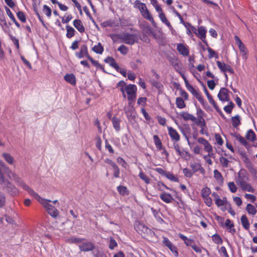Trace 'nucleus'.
<instances>
[{"label": "nucleus", "mask_w": 257, "mask_h": 257, "mask_svg": "<svg viewBox=\"0 0 257 257\" xmlns=\"http://www.w3.org/2000/svg\"><path fill=\"white\" fill-rule=\"evenodd\" d=\"M45 209L48 214L52 217L56 218L59 215V211L58 209L49 204L51 202V200L41 197L37 193L33 196Z\"/></svg>", "instance_id": "1"}, {"label": "nucleus", "mask_w": 257, "mask_h": 257, "mask_svg": "<svg viewBox=\"0 0 257 257\" xmlns=\"http://www.w3.org/2000/svg\"><path fill=\"white\" fill-rule=\"evenodd\" d=\"M0 185H2L3 190H6L8 193L12 196H16L19 193L18 189L10 181L5 179L2 172L0 175Z\"/></svg>", "instance_id": "2"}, {"label": "nucleus", "mask_w": 257, "mask_h": 257, "mask_svg": "<svg viewBox=\"0 0 257 257\" xmlns=\"http://www.w3.org/2000/svg\"><path fill=\"white\" fill-rule=\"evenodd\" d=\"M82 48V50H83V52L84 54V57L86 58L91 63V64L95 67H96L97 68L100 69L102 71V72L105 74H108L109 75H112L114 76H115V75L112 74L110 73H109L107 72L104 68V66L100 64L98 61L94 60L91 56H90L88 53V47L87 45L83 44L81 46Z\"/></svg>", "instance_id": "3"}, {"label": "nucleus", "mask_w": 257, "mask_h": 257, "mask_svg": "<svg viewBox=\"0 0 257 257\" xmlns=\"http://www.w3.org/2000/svg\"><path fill=\"white\" fill-rule=\"evenodd\" d=\"M12 177L18 185L21 186L23 189L28 191L32 196H34L37 193L33 189L27 185L22 179L17 174H12Z\"/></svg>", "instance_id": "4"}, {"label": "nucleus", "mask_w": 257, "mask_h": 257, "mask_svg": "<svg viewBox=\"0 0 257 257\" xmlns=\"http://www.w3.org/2000/svg\"><path fill=\"white\" fill-rule=\"evenodd\" d=\"M134 227L138 232L146 233L152 236L155 235V232L154 231L152 230L144 223L140 221L136 222L134 225Z\"/></svg>", "instance_id": "5"}, {"label": "nucleus", "mask_w": 257, "mask_h": 257, "mask_svg": "<svg viewBox=\"0 0 257 257\" xmlns=\"http://www.w3.org/2000/svg\"><path fill=\"white\" fill-rule=\"evenodd\" d=\"M154 170L171 181L174 182H179V178L171 172H167L161 168H156L154 169Z\"/></svg>", "instance_id": "6"}, {"label": "nucleus", "mask_w": 257, "mask_h": 257, "mask_svg": "<svg viewBox=\"0 0 257 257\" xmlns=\"http://www.w3.org/2000/svg\"><path fill=\"white\" fill-rule=\"evenodd\" d=\"M162 243L163 245L168 248L174 254L175 257H178L179 252L177 247L167 237L163 236Z\"/></svg>", "instance_id": "7"}, {"label": "nucleus", "mask_w": 257, "mask_h": 257, "mask_svg": "<svg viewBox=\"0 0 257 257\" xmlns=\"http://www.w3.org/2000/svg\"><path fill=\"white\" fill-rule=\"evenodd\" d=\"M207 32V30L205 26H200L198 27L196 35L206 46H208V42L206 39Z\"/></svg>", "instance_id": "8"}, {"label": "nucleus", "mask_w": 257, "mask_h": 257, "mask_svg": "<svg viewBox=\"0 0 257 257\" xmlns=\"http://www.w3.org/2000/svg\"><path fill=\"white\" fill-rule=\"evenodd\" d=\"M174 147L177 154L181 157L184 160L187 161L190 159L191 157L190 153L188 151H186L184 148L182 149V151H181L178 144H175L174 143Z\"/></svg>", "instance_id": "9"}, {"label": "nucleus", "mask_w": 257, "mask_h": 257, "mask_svg": "<svg viewBox=\"0 0 257 257\" xmlns=\"http://www.w3.org/2000/svg\"><path fill=\"white\" fill-rule=\"evenodd\" d=\"M216 64L218 68L222 72L224 73V74L226 73L227 72L232 74L234 73V70L229 65L223 62H221L220 61H217Z\"/></svg>", "instance_id": "10"}, {"label": "nucleus", "mask_w": 257, "mask_h": 257, "mask_svg": "<svg viewBox=\"0 0 257 257\" xmlns=\"http://www.w3.org/2000/svg\"><path fill=\"white\" fill-rule=\"evenodd\" d=\"M230 91L226 87H221L217 94V97L219 100L222 102H225L230 100L229 94Z\"/></svg>", "instance_id": "11"}, {"label": "nucleus", "mask_w": 257, "mask_h": 257, "mask_svg": "<svg viewBox=\"0 0 257 257\" xmlns=\"http://www.w3.org/2000/svg\"><path fill=\"white\" fill-rule=\"evenodd\" d=\"M95 245L91 241H86L82 242L78 245L79 249L81 251L88 252L93 251L95 249Z\"/></svg>", "instance_id": "12"}, {"label": "nucleus", "mask_w": 257, "mask_h": 257, "mask_svg": "<svg viewBox=\"0 0 257 257\" xmlns=\"http://www.w3.org/2000/svg\"><path fill=\"white\" fill-rule=\"evenodd\" d=\"M131 35V33L126 32L123 33L121 35H118L119 37L121 38V42L129 45L135 44L137 41L134 39H133Z\"/></svg>", "instance_id": "13"}, {"label": "nucleus", "mask_w": 257, "mask_h": 257, "mask_svg": "<svg viewBox=\"0 0 257 257\" xmlns=\"http://www.w3.org/2000/svg\"><path fill=\"white\" fill-rule=\"evenodd\" d=\"M243 161L249 173L252 175L253 178L257 180V170L254 168L249 159H243Z\"/></svg>", "instance_id": "14"}, {"label": "nucleus", "mask_w": 257, "mask_h": 257, "mask_svg": "<svg viewBox=\"0 0 257 257\" xmlns=\"http://www.w3.org/2000/svg\"><path fill=\"white\" fill-rule=\"evenodd\" d=\"M177 50L179 53L183 56L186 57L189 56V47L184 43H178L177 44Z\"/></svg>", "instance_id": "15"}, {"label": "nucleus", "mask_w": 257, "mask_h": 257, "mask_svg": "<svg viewBox=\"0 0 257 257\" xmlns=\"http://www.w3.org/2000/svg\"><path fill=\"white\" fill-rule=\"evenodd\" d=\"M125 89L127 97H137V87L135 84H127Z\"/></svg>", "instance_id": "16"}, {"label": "nucleus", "mask_w": 257, "mask_h": 257, "mask_svg": "<svg viewBox=\"0 0 257 257\" xmlns=\"http://www.w3.org/2000/svg\"><path fill=\"white\" fill-rule=\"evenodd\" d=\"M168 134L172 141L178 142L180 139V136L177 131L172 126H168Z\"/></svg>", "instance_id": "17"}, {"label": "nucleus", "mask_w": 257, "mask_h": 257, "mask_svg": "<svg viewBox=\"0 0 257 257\" xmlns=\"http://www.w3.org/2000/svg\"><path fill=\"white\" fill-rule=\"evenodd\" d=\"M190 167L192 169L193 174L196 173L198 171H200V173L202 175L205 173V170L199 163H191L190 164Z\"/></svg>", "instance_id": "18"}, {"label": "nucleus", "mask_w": 257, "mask_h": 257, "mask_svg": "<svg viewBox=\"0 0 257 257\" xmlns=\"http://www.w3.org/2000/svg\"><path fill=\"white\" fill-rule=\"evenodd\" d=\"M248 174L246 171V170L244 169H241L240 170V171L238 173V181L236 182L239 185H240V183L241 182H245V181H244V178H246V179L247 181L248 180Z\"/></svg>", "instance_id": "19"}, {"label": "nucleus", "mask_w": 257, "mask_h": 257, "mask_svg": "<svg viewBox=\"0 0 257 257\" xmlns=\"http://www.w3.org/2000/svg\"><path fill=\"white\" fill-rule=\"evenodd\" d=\"M185 84L187 89L196 98H197L200 95H201V93L199 91L198 88H197V89H195L193 86L189 82V81L186 82Z\"/></svg>", "instance_id": "20"}, {"label": "nucleus", "mask_w": 257, "mask_h": 257, "mask_svg": "<svg viewBox=\"0 0 257 257\" xmlns=\"http://www.w3.org/2000/svg\"><path fill=\"white\" fill-rule=\"evenodd\" d=\"M160 199L166 203H170L174 199L170 193L164 191L160 195Z\"/></svg>", "instance_id": "21"}, {"label": "nucleus", "mask_w": 257, "mask_h": 257, "mask_svg": "<svg viewBox=\"0 0 257 257\" xmlns=\"http://www.w3.org/2000/svg\"><path fill=\"white\" fill-rule=\"evenodd\" d=\"M73 25L80 33H83L85 32V27L81 20L79 19H75L73 22Z\"/></svg>", "instance_id": "22"}, {"label": "nucleus", "mask_w": 257, "mask_h": 257, "mask_svg": "<svg viewBox=\"0 0 257 257\" xmlns=\"http://www.w3.org/2000/svg\"><path fill=\"white\" fill-rule=\"evenodd\" d=\"M125 113L126 114V117L128 121H135V118L136 117L137 112L135 110V108H134L133 109H129V108H124Z\"/></svg>", "instance_id": "23"}, {"label": "nucleus", "mask_w": 257, "mask_h": 257, "mask_svg": "<svg viewBox=\"0 0 257 257\" xmlns=\"http://www.w3.org/2000/svg\"><path fill=\"white\" fill-rule=\"evenodd\" d=\"M64 79L72 85H75L76 84V77L73 73H66L64 76Z\"/></svg>", "instance_id": "24"}, {"label": "nucleus", "mask_w": 257, "mask_h": 257, "mask_svg": "<svg viewBox=\"0 0 257 257\" xmlns=\"http://www.w3.org/2000/svg\"><path fill=\"white\" fill-rule=\"evenodd\" d=\"M199 102L201 103V104L202 105L203 108L205 109L207 111H213L212 108L208 104L207 101L203 98V96L201 95H200L197 98H196Z\"/></svg>", "instance_id": "25"}, {"label": "nucleus", "mask_w": 257, "mask_h": 257, "mask_svg": "<svg viewBox=\"0 0 257 257\" xmlns=\"http://www.w3.org/2000/svg\"><path fill=\"white\" fill-rule=\"evenodd\" d=\"M5 9L7 13V14L8 15L10 19L15 23L17 27L20 29L21 28V25L16 20L14 14L12 13L11 10L7 6H5Z\"/></svg>", "instance_id": "26"}, {"label": "nucleus", "mask_w": 257, "mask_h": 257, "mask_svg": "<svg viewBox=\"0 0 257 257\" xmlns=\"http://www.w3.org/2000/svg\"><path fill=\"white\" fill-rule=\"evenodd\" d=\"M245 138L249 142H254L257 138L256 135L252 129H249L246 133Z\"/></svg>", "instance_id": "27"}, {"label": "nucleus", "mask_w": 257, "mask_h": 257, "mask_svg": "<svg viewBox=\"0 0 257 257\" xmlns=\"http://www.w3.org/2000/svg\"><path fill=\"white\" fill-rule=\"evenodd\" d=\"M214 177L217 181L218 184L221 186L223 185L224 179L222 174L217 169H215L213 171Z\"/></svg>", "instance_id": "28"}, {"label": "nucleus", "mask_w": 257, "mask_h": 257, "mask_svg": "<svg viewBox=\"0 0 257 257\" xmlns=\"http://www.w3.org/2000/svg\"><path fill=\"white\" fill-rule=\"evenodd\" d=\"M141 28L142 29L143 31H144V33L152 35L154 37H156V34L153 32V29L148 23L147 24L141 25Z\"/></svg>", "instance_id": "29"}, {"label": "nucleus", "mask_w": 257, "mask_h": 257, "mask_svg": "<svg viewBox=\"0 0 257 257\" xmlns=\"http://www.w3.org/2000/svg\"><path fill=\"white\" fill-rule=\"evenodd\" d=\"M104 62L105 63L108 64L109 66L113 69H115L116 67L118 65L115 59L112 56H107L106 58L104 59Z\"/></svg>", "instance_id": "30"}, {"label": "nucleus", "mask_w": 257, "mask_h": 257, "mask_svg": "<svg viewBox=\"0 0 257 257\" xmlns=\"http://www.w3.org/2000/svg\"><path fill=\"white\" fill-rule=\"evenodd\" d=\"M231 123L234 128H237L241 124V117L239 114H236L231 118Z\"/></svg>", "instance_id": "31"}, {"label": "nucleus", "mask_w": 257, "mask_h": 257, "mask_svg": "<svg viewBox=\"0 0 257 257\" xmlns=\"http://www.w3.org/2000/svg\"><path fill=\"white\" fill-rule=\"evenodd\" d=\"M83 11L85 12V13L86 14V16L91 20L92 23L94 25L95 27L97 29V30L99 31L100 30V28L98 26V25L96 24V23L95 21L94 20V19L92 17L91 14L89 12V11L88 8H87V6H84V7H83Z\"/></svg>", "instance_id": "32"}, {"label": "nucleus", "mask_w": 257, "mask_h": 257, "mask_svg": "<svg viewBox=\"0 0 257 257\" xmlns=\"http://www.w3.org/2000/svg\"><path fill=\"white\" fill-rule=\"evenodd\" d=\"M91 254L93 257H103L106 254L103 249L98 246H95V249L92 251Z\"/></svg>", "instance_id": "33"}, {"label": "nucleus", "mask_w": 257, "mask_h": 257, "mask_svg": "<svg viewBox=\"0 0 257 257\" xmlns=\"http://www.w3.org/2000/svg\"><path fill=\"white\" fill-rule=\"evenodd\" d=\"M240 221L244 229L245 230H249L250 223L245 214H243L241 216Z\"/></svg>", "instance_id": "34"}, {"label": "nucleus", "mask_w": 257, "mask_h": 257, "mask_svg": "<svg viewBox=\"0 0 257 257\" xmlns=\"http://www.w3.org/2000/svg\"><path fill=\"white\" fill-rule=\"evenodd\" d=\"M239 186L242 190L251 193H253L254 191V189L252 188L251 185L250 184L247 183L246 182L240 183Z\"/></svg>", "instance_id": "35"}, {"label": "nucleus", "mask_w": 257, "mask_h": 257, "mask_svg": "<svg viewBox=\"0 0 257 257\" xmlns=\"http://www.w3.org/2000/svg\"><path fill=\"white\" fill-rule=\"evenodd\" d=\"M66 29L67 31L66 36L68 39L71 38L76 33L75 30L69 25L66 26Z\"/></svg>", "instance_id": "36"}, {"label": "nucleus", "mask_w": 257, "mask_h": 257, "mask_svg": "<svg viewBox=\"0 0 257 257\" xmlns=\"http://www.w3.org/2000/svg\"><path fill=\"white\" fill-rule=\"evenodd\" d=\"M118 192L122 196L128 195L130 191L126 186L123 185H119L116 188Z\"/></svg>", "instance_id": "37"}, {"label": "nucleus", "mask_w": 257, "mask_h": 257, "mask_svg": "<svg viewBox=\"0 0 257 257\" xmlns=\"http://www.w3.org/2000/svg\"><path fill=\"white\" fill-rule=\"evenodd\" d=\"M134 7L136 9H139L140 13H141L146 9L147 6L145 3L141 2L139 0H136L134 3Z\"/></svg>", "instance_id": "38"}, {"label": "nucleus", "mask_w": 257, "mask_h": 257, "mask_svg": "<svg viewBox=\"0 0 257 257\" xmlns=\"http://www.w3.org/2000/svg\"><path fill=\"white\" fill-rule=\"evenodd\" d=\"M92 50L96 54H102L104 51V48L101 43L99 42L97 45H94L92 48Z\"/></svg>", "instance_id": "39"}, {"label": "nucleus", "mask_w": 257, "mask_h": 257, "mask_svg": "<svg viewBox=\"0 0 257 257\" xmlns=\"http://www.w3.org/2000/svg\"><path fill=\"white\" fill-rule=\"evenodd\" d=\"M228 102V104L225 105L223 107V110L227 113L229 114L232 112V109L235 107V104L230 100L227 101Z\"/></svg>", "instance_id": "40"}, {"label": "nucleus", "mask_w": 257, "mask_h": 257, "mask_svg": "<svg viewBox=\"0 0 257 257\" xmlns=\"http://www.w3.org/2000/svg\"><path fill=\"white\" fill-rule=\"evenodd\" d=\"M153 140L156 148L158 150H161L163 149V145L159 137L157 135H155L153 136Z\"/></svg>", "instance_id": "41"}, {"label": "nucleus", "mask_w": 257, "mask_h": 257, "mask_svg": "<svg viewBox=\"0 0 257 257\" xmlns=\"http://www.w3.org/2000/svg\"><path fill=\"white\" fill-rule=\"evenodd\" d=\"M179 115L184 120L186 121L190 120L192 121H193V119H194V116L193 114L188 113V112H181L179 113Z\"/></svg>", "instance_id": "42"}, {"label": "nucleus", "mask_w": 257, "mask_h": 257, "mask_svg": "<svg viewBox=\"0 0 257 257\" xmlns=\"http://www.w3.org/2000/svg\"><path fill=\"white\" fill-rule=\"evenodd\" d=\"M86 239L85 238H79L72 236L67 239V242L69 243H79L83 242Z\"/></svg>", "instance_id": "43"}, {"label": "nucleus", "mask_w": 257, "mask_h": 257, "mask_svg": "<svg viewBox=\"0 0 257 257\" xmlns=\"http://www.w3.org/2000/svg\"><path fill=\"white\" fill-rule=\"evenodd\" d=\"M151 210L154 217L156 218V219L158 222H159L160 223H162L163 222H164V220L160 216V212L159 211H158L153 207H152Z\"/></svg>", "instance_id": "44"}, {"label": "nucleus", "mask_w": 257, "mask_h": 257, "mask_svg": "<svg viewBox=\"0 0 257 257\" xmlns=\"http://www.w3.org/2000/svg\"><path fill=\"white\" fill-rule=\"evenodd\" d=\"M113 127L114 130L118 132L120 130V119L114 116L111 118Z\"/></svg>", "instance_id": "45"}, {"label": "nucleus", "mask_w": 257, "mask_h": 257, "mask_svg": "<svg viewBox=\"0 0 257 257\" xmlns=\"http://www.w3.org/2000/svg\"><path fill=\"white\" fill-rule=\"evenodd\" d=\"M2 156L5 159V160L10 165H12L14 163V157L8 153H4L2 154Z\"/></svg>", "instance_id": "46"}, {"label": "nucleus", "mask_w": 257, "mask_h": 257, "mask_svg": "<svg viewBox=\"0 0 257 257\" xmlns=\"http://www.w3.org/2000/svg\"><path fill=\"white\" fill-rule=\"evenodd\" d=\"M184 99L181 97H178L176 99V104L177 107L179 109H183L186 106L184 102Z\"/></svg>", "instance_id": "47"}, {"label": "nucleus", "mask_w": 257, "mask_h": 257, "mask_svg": "<svg viewBox=\"0 0 257 257\" xmlns=\"http://www.w3.org/2000/svg\"><path fill=\"white\" fill-rule=\"evenodd\" d=\"M150 82L152 86L156 88H163L164 86L162 83L159 80L151 78L150 80Z\"/></svg>", "instance_id": "48"}, {"label": "nucleus", "mask_w": 257, "mask_h": 257, "mask_svg": "<svg viewBox=\"0 0 257 257\" xmlns=\"http://www.w3.org/2000/svg\"><path fill=\"white\" fill-rule=\"evenodd\" d=\"M130 31L137 32L136 33H131V36L133 37V39H134L137 41L136 43H138L139 40H141V33L139 32V30L133 28H130Z\"/></svg>", "instance_id": "49"}, {"label": "nucleus", "mask_w": 257, "mask_h": 257, "mask_svg": "<svg viewBox=\"0 0 257 257\" xmlns=\"http://www.w3.org/2000/svg\"><path fill=\"white\" fill-rule=\"evenodd\" d=\"M212 240L213 242L217 244H221L223 243V239L219 234L216 233L212 235Z\"/></svg>", "instance_id": "50"}, {"label": "nucleus", "mask_w": 257, "mask_h": 257, "mask_svg": "<svg viewBox=\"0 0 257 257\" xmlns=\"http://www.w3.org/2000/svg\"><path fill=\"white\" fill-rule=\"evenodd\" d=\"M230 135L235 138V139L239 141V142L242 145L243 144H246V140L245 139L241 136L240 134L236 133H231Z\"/></svg>", "instance_id": "51"}, {"label": "nucleus", "mask_w": 257, "mask_h": 257, "mask_svg": "<svg viewBox=\"0 0 257 257\" xmlns=\"http://www.w3.org/2000/svg\"><path fill=\"white\" fill-rule=\"evenodd\" d=\"M245 209L249 214L254 215L256 213L255 207L250 203L247 204Z\"/></svg>", "instance_id": "52"}, {"label": "nucleus", "mask_w": 257, "mask_h": 257, "mask_svg": "<svg viewBox=\"0 0 257 257\" xmlns=\"http://www.w3.org/2000/svg\"><path fill=\"white\" fill-rule=\"evenodd\" d=\"M157 185L158 187V190L162 191V192H163L164 191V190L163 189H162V188L161 187V185H162L163 187H164L166 189L169 190L170 191L173 192V190H175L174 189L168 187L167 186H166L163 182H162L161 181L157 182Z\"/></svg>", "instance_id": "53"}, {"label": "nucleus", "mask_w": 257, "mask_h": 257, "mask_svg": "<svg viewBox=\"0 0 257 257\" xmlns=\"http://www.w3.org/2000/svg\"><path fill=\"white\" fill-rule=\"evenodd\" d=\"M16 15H17L18 19L22 23H26V21H27L26 15L24 12L19 11L16 13Z\"/></svg>", "instance_id": "54"}, {"label": "nucleus", "mask_w": 257, "mask_h": 257, "mask_svg": "<svg viewBox=\"0 0 257 257\" xmlns=\"http://www.w3.org/2000/svg\"><path fill=\"white\" fill-rule=\"evenodd\" d=\"M211 193V189L209 187L206 186L202 189L201 191V196L202 198L206 197L209 196Z\"/></svg>", "instance_id": "55"}, {"label": "nucleus", "mask_w": 257, "mask_h": 257, "mask_svg": "<svg viewBox=\"0 0 257 257\" xmlns=\"http://www.w3.org/2000/svg\"><path fill=\"white\" fill-rule=\"evenodd\" d=\"M137 97H127V100L128 101V107L127 108H129V109H133L134 107V103L135 102V101L136 100Z\"/></svg>", "instance_id": "56"}, {"label": "nucleus", "mask_w": 257, "mask_h": 257, "mask_svg": "<svg viewBox=\"0 0 257 257\" xmlns=\"http://www.w3.org/2000/svg\"><path fill=\"white\" fill-rule=\"evenodd\" d=\"M159 17L163 23L166 26H170V22L168 20L165 14L163 12L162 14H159Z\"/></svg>", "instance_id": "57"}, {"label": "nucleus", "mask_w": 257, "mask_h": 257, "mask_svg": "<svg viewBox=\"0 0 257 257\" xmlns=\"http://www.w3.org/2000/svg\"><path fill=\"white\" fill-rule=\"evenodd\" d=\"M139 176L147 184H149L150 183V178L143 171L140 172L139 174Z\"/></svg>", "instance_id": "58"}, {"label": "nucleus", "mask_w": 257, "mask_h": 257, "mask_svg": "<svg viewBox=\"0 0 257 257\" xmlns=\"http://www.w3.org/2000/svg\"><path fill=\"white\" fill-rule=\"evenodd\" d=\"M142 16L147 20H150V19L153 16L151 12L148 10L147 8L145 9L141 13Z\"/></svg>", "instance_id": "59"}, {"label": "nucleus", "mask_w": 257, "mask_h": 257, "mask_svg": "<svg viewBox=\"0 0 257 257\" xmlns=\"http://www.w3.org/2000/svg\"><path fill=\"white\" fill-rule=\"evenodd\" d=\"M43 11L48 18L52 15V10L50 7L46 5H44L43 7Z\"/></svg>", "instance_id": "60"}, {"label": "nucleus", "mask_w": 257, "mask_h": 257, "mask_svg": "<svg viewBox=\"0 0 257 257\" xmlns=\"http://www.w3.org/2000/svg\"><path fill=\"white\" fill-rule=\"evenodd\" d=\"M127 85L126 83L124 80H120L116 84V87H119L120 91H121V89L122 91H124L126 89L125 88Z\"/></svg>", "instance_id": "61"}, {"label": "nucleus", "mask_w": 257, "mask_h": 257, "mask_svg": "<svg viewBox=\"0 0 257 257\" xmlns=\"http://www.w3.org/2000/svg\"><path fill=\"white\" fill-rule=\"evenodd\" d=\"M117 246V243L113 237H110L109 241L108 247L109 249L112 250L114 247Z\"/></svg>", "instance_id": "62"}, {"label": "nucleus", "mask_w": 257, "mask_h": 257, "mask_svg": "<svg viewBox=\"0 0 257 257\" xmlns=\"http://www.w3.org/2000/svg\"><path fill=\"white\" fill-rule=\"evenodd\" d=\"M117 51L121 54L125 55L128 52V49L125 45L122 44L117 48Z\"/></svg>", "instance_id": "63"}, {"label": "nucleus", "mask_w": 257, "mask_h": 257, "mask_svg": "<svg viewBox=\"0 0 257 257\" xmlns=\"http://www.w3.org/2000/svg\"><path fill=\"white\" fill-rule=\"evenodd\" d=\"M219 161L222 167L225 168H227L228 167V163L229 161L227 158L223 156H221L219 158Z\"/></svg>", "instance_id": "64"}]
</instances>
